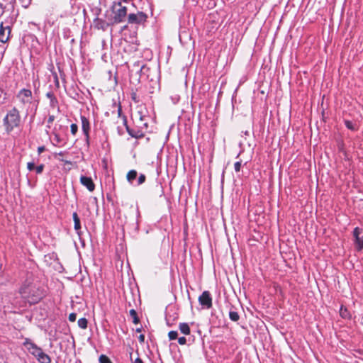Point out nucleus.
Returning <instances> with one entry per match:
<instances>
[{
    "mask_svg": "<svg viewBox=\"0 0 363 363\" xmlns=\"http://www.w3.org/2000/svg\"><path fill=\"white\" fill-rule=\"evenodd\" d=\"M20 294L30 304L38 303L45 296L43 291L31 283L24 284L20 289Z\"/></svg>",
    "mask_w": 363,
    "mask_h": 363,
    "instance_id": "obj_1",
    "label": "nucleus"
},
{
    "mask_svg": "<svg viewBox=\"0 0 363 363\" xmlns=\"http://www.w3.org/2000/svg\"><path fill=\"white\" fill-rule=\"evenodd\" d=\"M21 118L20 112L16 107L9 110L3 119V125L7 133H10L14 128L21 125Z\"/></svg>",
    "mask_w": 363,
    "mask_h": 363,
    "instance_id": "obj_2",
    "label": "nucleus"
},
{
    "mask_svg": "<svg viewBox=\"0 0 363 363\" xmlns=\"http://www.w3.org/2000/svg\"><path fill=\"white\" fill-rule=\"evenodd\" d=\"M23 346L33 355L40 363H50L51 358L43 350L33 342L29 338H26Z\"/></svg>",
    "mask_w": 363,
    "mask_h": 363,
    "instance_id": "obj_3",
    "label": "nucleus"
},
{
    "mask_svg": "<svg viewBox=\"0 0 363 363\" xmlns=\"http://www.w3.org/2000/svg\"><path fill=\"white\" fill-rule=\"evenodd\" d=\"M111 11L113 14V16L111 19V23H109V25L111 26L124 22L126 17L128 16L127 14V7L123 6L121 1L113 2Z\"/></svg>",
    "mask_w": 363,
    "mask_h": 363,
    "instance_id": "obj_4",
    "label": "nucleus"
},
{
    "mask_svg": "<svg viewBox=\"0 0 363 363\" xmlns=\"http://www.w3.org/2000/svg\"><path fill=\"white\" fill-rule=\"evenodd\" d=\"M16 97L23 105H26L27 104H33L35 106V111H36L38 106V101H33V94L31 90L22 89L18 91Z\"/></svg>",
    "mask_w": 363,
    "mask_h": 363,
    "instance_id": "obj_5",
    "label": "nucleus"
},
{
    "mask_svg": "<svg viewBox=\"0 0 363 363\" xmlns=\"http://www.w3.org/2000/svg\"><path fill=\"white\" fill-rule=\"evenodd\" d=\"M147 15L143 12L138 11L137 13H130L128 16V23L129 24H143L147 21Z\"/></svg>",
    "mask_w": 363,
    "mask_h": 363,
    "instance_id": "obj_6",
    "label": "nucleus"
},
{
    "mask_svg": "<svg viewBox=\"0 0 363 363\" xmlns=\"http://www.w3.org/2000/svg\"><path fill=\"white\" fill-rule=\"evenodd\" d=\"M133 67L137 69V73L140 75L139 79L152 81V78H150V68L146 65L140 66V63L137 62L133 65Z\"/></svg>",
    "mask_w": 363,
    "mask_h": 363,
    "instance_id": "obj_7",
    "label": "nucleus"
},
{
    "mask_svg": "<svg viewBox=\"0 0 363 363\" xmlns=\"http://www.w3.org/2000/svg\"><path fill=\"white\" fill-rule=\"evenodd\" d=\"M199 302L203 308H211L212 307V297L211 293L208 291H204L201 295L199 296Z\"/></svg>",
    "mask_w": 363,
    "mask_h": 363,
    "instance_id": "obj_8",
    "label": "nucleus"
},
{
    "mask_svg": "<svg viewBox=\"0 0 363 363\" xmlns=\"http://www.w3.org/2000/svg\"><path fill=\"white\" fill-rule=\"evenodd\" d=\"M362 229L356 227L353 230V236L354 238V245L357 251H361L363 249V235Z\"/></svg>",
    "mask_w": 363,
    "mask_h": 363,
    "instance_id": "obj_9",
    "label": "nucleus"
},
{
    "mask_svg": "<svg viewBox=\"0 0 363 363\" xmlns=\"http://www.w3.org/2000/svg\"><path fill=\"white\" fill-rule=\"evenodd\" d=\"M82 121V132L85 136V142L86 146L89 147L90 145L89 143V131H90V123L88 118H86L84 116H81Z\"/></svg>",
    "mask_w": 363,
    "mask_h": 363,
    "instance_id": "obj_10",
    "label": "nucleus"
},
{
    "mask_svg": "<svg viewBox=\"0 0 363 363\" xmlns=\"http://www.w3.org/2000/svg\"><path fill=\"white\" fill-rule=\"evenodd\" d=\"M11 28L9 26H4V23H0V41L1 43H6L10 36Z\"/></svg>",
    "mask_w": 363,
    "mask_h": 363,
    "instance_id": "obj_11",
    "label": "nucleus"
},
{
    "mask_svg": "<svg viewBox=\"0 0 363 363\" xmlns=\"http://www.w3.org/2000/svg\"><path fill=\"white\" fill-rule=\"evenodd\" d=\"M81 184L86 186L89 191H93L95 189V184L91 177L86 176H81L80 177Z\"/></svg>",
    "mask_w": 363,
    "mask_h": 363,
    "instance_id": "obj_12",
    "label": "nucleus"
},
{
    "mask_svg": "<svg viewBox=\"0 0 363 363\" xmlns=\"http://www.w3.org/2000/svg\"><path fill=\"white\" fill-rule=\"evenodd\" d=\"M127 132L132 138L136 139L142 138L145 135L142 130L139 129H133L129 126H127Z\"/></svg>",
    "mask_w": 363,
    "mask_h": 363,
    "instance_id": "obj_13",
    "label": "nucleus"
},
{
    "mask_svg": "<svg viewBox=\"0 0 363 363\" xmlns=\"http://www.w3.org/2000/svg\"><path fill=\"white\" fill-rule=\"evenodd\" d=\"M72 218H73V220H74V230L79 235V230L81 229V223H80L79 217L78 216V214L77 212L73 213Z\"/></svg>",
    "mask_w": 363,
    "mask_h": 363,
    "instance_id": "obj_14",
    "label": "nucleus"
},
{
    "mask_svg": "<svg viewBox=\"0 0 363 363\" xmlns=\"http://www.w3.org/2000/svg\"><path fill=\"white\" fill-rule=\"evenodd\" d=\"M179 328L180 332L186 335H190L191 329L188 323H179Z\"/></svg>",
    "mask_w": 363,
    "mask_h": 363,
    "instance_id": "obj_15",
    "label": "nucleus"
},
{
    "mask_svg": "<svg viewBox=\"0 0 363 363\" xmlns=\"http://www.w3.org/2000/svg\"><path fill=\"white\" fill-rule=\"evenodd\" d=\"M340 315L344 319H350L352 317L348 309L344 306H341L340 307Z\"/></svg>",
    "mask_w": 363,
    "mask_h": 363,
    "instance_id": "obj_16",
    "label": "nucleus"
},
{
    "mask_svg": "<svg viewBox=\"0 0 363 363\" xmlns=\"http://www.w3.org/2000/svg\"><path fill=\"white\" fill-rule=\"evenodd\" d=\"M138 176V172L136 170L132 169L129 171L127 174L126 178L128 182L133 183V180L136 179Z\"/></svg>",
    "mask_w": 363,
    "mask_h": 363,
    "instance_id": "obj_17",
    "label": "nucleus"
},
{
    "mask_svg": "<svg viewBox=\"0 0 363 363\" xmlns=\"http://www.w3.org/2000/svg\"><path fill=\"white\" fill-rule=\"evenodd\" d=\"M345 126L350 130L356 131L357 130V126L356 124L353 123L352 121L345 120Z\"/></svg>",
    "mask_w": 363,
    "mask_h": 363,
    "instance_id": "obj_18",
    "label": "nucleus"
},
{
    "mask_svg": "<svg viewBox=\"0 0 363 363\" xmlns=\"http://www.w3.org/2000/svg\"><path fill=\"white\" fill-rule=\"evenodd\" d=\"M78 326L82 329H86L88 325V320L86 318H82L78 320Z\"/></svg>",
    "mask_w": 363,
    "mask_h": 363,
    "instance_id": "obj_19",
    "label": "nucleus"
},
{
    "mask_svg": "<svg viewBox=\"0 0 363 363\" xmlns=\"http://www.w3.org/2000/svg\"><path fill=\"white\" fill-rule=\"evenodd\" d=\"M130 315L133 318V323H135V324L139 323L140 319H139V318L138 316V314H137V312L135 311V309H131L130 311Z\"/></svg>",
    "mask_w": 363,
    "mask_h": 363,
    "instance_id": "obj_20",
    "label": "nucleus"
},
{
    "mask_svg": "<svg viewBox=\"0 0 363 363\" xmlns=\"http://www.w3.org/2000/svg\"><path fill=\"white\" fill-rule=\"evenodd\" d=\"M229 318L232 321H238L240 319V315L238 312L230 311L229 312Z\"/></svg>",
    "mask_w": 363,
    "mask_h": 363,
    "instance_id": "obj_21",
    "label": "nucleus"
},
{
    "mask_svg": "<svg viewBox=\"0 0 363 363\" xmlns=\"http://www.w3.org/2000/svg\"><path fill=\"white\" fill-rule=\"evenodd\" d=\"M99 363H113L111 359L105 354H101L99 358Z\"/></svg>",
    "mask_w": 363,
    "mask_h": 363,
    "instance_id": "obj_22",
    "label": "nucleus"
},
{
    "mask_svg": "<svg viewBox=\"0 0 363 363\" xmlns=\"http://www.w3.org/2000/svg\"><path fill=\"white\" fill-rule=\"evenodd\" d=\"M168 337L170 340H174L177 339L178 337V333L176 330H172L169 331L168 333Z\"/></svg>",
    "mask_w": 363,
    "mask_h": 363,
    "instance_id": "obj_23",
    "label": "nucleus"
},
{
    "mask_svg": "<svg viewBox=\"0 0 363 363\" xmlns=\"http://www.w3.org/2000/svg\"><path fill=\"white\" fill-rule=\"evenodd\" d=\"M113 106L114 107H117L118 109H117V113H118V117H121L123 116L122 115V107H121V103L119 102L118 104H116V102H113Z\"/></svg>",
    "mask_w": 363,
    "mask_h": 363,
    "instance_id": "obj_24",
    "label": "nucleus"
},
{
    "mask_svg": "<svg viewBox=\"0 0 363 363\" xmlns=\"http://www.w3.org/2000/svg\"><path fill=\"white\" fill-rule=\"evenodd\" d=\"M70 131L72 135H76L78 131V125L75 123H72L70 126Z\"/></svg>",
    "mask_w": 363,
    "mask_h": 363,
    "instance_id": "obj_25",
    "label": "nucleus"
},
{
    "mask_svg": "<svg viewBox=\"0 0 363 363\" xmlns=\"http://www.w3.org/2000/svg\"><path fill=\"white\" fill-rule=\"evenodd\" d=\"M44 168L45 165L43 164H41L35 167V170L36 172V174H40L43 172Z\"/></svg>",
    "mask_w": 363,
    "mask_h": 363,
    "instance_id": "obj_26",
    "label": "nucleus"
},
{
    "mask_svg": "<svg viewBox=\"0 0 363 363\" xmlns=\"http://www.w3.org/2000/svg\"><path fill=\"white\" fill-rule=\"evenodd\" d=\"M146 180V177L143 174H140L138 179V185L143 184Z\"/></svg>",
    "mask_w": 363,
    "mask_h": 363,
    "instance_id": "obj_27",
    "label": "nucleus"
},
{
    "mask_svg": "<svg viewBox=\"0 0 363 363\" xmlns=\"http://www.w3.org/2000/svg\"><path fill=\"white\" fill-rule=\"evenodd\" d=\"M58 104V101L56 97H52V99L50 100V106L52 108H55Z\"/></svg>",
    "mask_w": 363,
    "mask_h": 363,
    "instance_id": "obj_28",
    "label": "nucleus"
},
{
    "mask_svg": "<svg viewBox=\"0 0 363 363\" xmlns=\"http://www.w3.org/2000/svg\"><path fill=\"white\" fill-rule=\"evenodd\" d=\"M54 140L56 143H53L54 145H57L62 142V139L57 133H54Z\"/></svg>",
    "mask_w": 363,
    "mask_h": 363,
    "instance_id": "obj_29",
    "label": "nucleus"
},
{
    "mask_svg": "<svg viewBox=\"0 0 363 363\" xmlns=\"http://www.w3.org/2000/svg\"><path fill=\"white\" fill-rule=\"evenodd\" d=\"M35 168V164L34 162H29L27 163V169L29 171H33Z\"/></svg>",
    "mask_w": 363,
    "mask_h": 363,
    "instance_id": "obj_30",
    "label": "nucleus"
},
{
    "mask_svg": "<svg viewBox=\"0 0 363 363\" xmlns=\"http://www.w3.org/2000/svg\"><path fill=\"white\" fill-rule=\"evenodd\" d=\"M187 342V338L185 337H180L178 338V343L181 345H184L186 344Z\"/></svg>",
    "mask_w": 363,
    "mask_h": 363,
    "instance_id": "obj_31",
    "label": "nucleus"
},
{
    "mask_svg": "<svg viewBox=\"0 0 363 363\" xmlns=\"http://www.w3.org/2000/svg\"><path fill=\"white\" fill-rule=\"evenodd\" d=\"M240 168H241V162H240V161H239V162H236L234 164V169H235V171L236 172H240Z\"/></svg>",
    "mask_w": 363,
    "mask_h": 363,
    "instance_id": "obj_32",
    "label": "nucleus"
},
{
    "mask_svg": "<svg viewBox=\"0 0 363 363\" xmlns=\"http://www.w3.org/2000/svg\"><path fill=\"white\" fill-rule=\"evenodd\" d=\"M77 318V314L75 313H72L69 315V320L70 322H74Z\"/></svg>",
    "mask_w": 363,
    "mask_h": 363,
    "instance_id": "obj_33",
    "label": "nucleus"
},
{
    "mask_svg": "<svg viewBox=\"0 0 363 363\" xmlns=\"http://www.w3.org/2000/svg\"><path fill=\"white\" fill-rule=\"evenodd\" d=\"M131 99L135 103H138L139 102V99H138L137 94L135 92H133L131 94Z\"/></svg>",
    "mask_w": 363,
    "mask_h": 363,
    "instance_id": "obj_34",
    "label": "nucleus"
},
{
    "mask_svg": "<svg viewBox=\"0 0 363 363\" xmlns=\"http://www.w3.org/2000/svg\"><path fill=\"white\" fill-rule=\"evenodd\" d=\"M122 119H123V125L125 127V129L127 130V126H128V121H127V117L125 116H122Z\"/></svg>",
    "mask_w": 363,
    "mask_h": 363,
    "instance_id": "obj_35",
    "label": "nucleus"
},
{
    "mask_svg": "<svg viewBox=\"0 0 363 363\" xmlns=\"http://www.w3.org/2000/svg\"><path fill=\"white\" fill-rule=\"evenodd\" d=\"M45 150V146H40V147H38V155H40Z\"/></svg>",
    "mask_w": 363,
    "mask_h": 363,
    "instance_id": "obj_36",
    "label": "nucleus"
},
{
    "mask_svg": "<svg viewBox=\"0 0 363 363\" xmlns=\"http://www.w3.org/2000/svg\"><path fill=\"white\" fill-rule=\"evenodd\" d=\"M46 96L50 100L52 99V97H55L53 92L49 91L46 94Z\"/></svg>",
    "mask_w": 363,
    "mask_h": 363,
    "instance_id": "obj_37",
    "label": "nucleus"
},
{
    "mask_svg": "<svg viewBox=\"0 0 363 363\" xmlns=\"http://www.w3.org/2000/svg\"><path fill=\"white\" fill-rule=\"evenodd\" d=\"M55 120V116L53 115H50L48 119V123H52Z\"/></svg>",
    "mask_w": 363,
    "mask_h": 363,
    "instance_id": "obj_38",
    "label": "nucleus"
},
{
    "mask_svg": "<svg viewBox=\"0 0 363 363\" xmlns=\"http://www.w3.org/2000/svg\"><path fill=\"white\" fill-rule=\"evenodd\" d=\"M138 340H139V342L140 343L144 342V341H145V335H143V334L140 335V336L138 337Z\"/></svg>",
    "mask_w": 363,
    "mask_h": 363,
    "instance_id": "obj_39",
    "label": "nucleus"
},
{
    "mask_svg": "<svg viewBox=\"0 0 363 363\" xmlns=\"http://www.w3.org/2000/svg\"><path fill=\"white\" fill-rule=\"evenodd\" d=\"M187 341H189V342L192 343L194 342V336H189L188 338H187Z\"/></svg>",
    "mask_w": 363,
    "mask_h": 363,
    "instance_id": "obj_40",
    "label": "nucleus"
},
{
    "mask_svg": "<svg viewBox=\"0 0 363 363\" xmlns=\"http://www.w3.org/2000/svg\"><path fill=\"white\" fill-rule=\"evenodd\" d=\"M133 363H143V362L140 358L138 357L135 359Z\"/></svg>",
    "mask_w": 363,
    "mask_h": 363,
    "instance_id": "obj_41",
    "label": "nucleus"
},
{
    "mask_svg": "<svg viewBox=\"0 0 363 363\" xmlns=\"http://www.w3.org/2000/svg\"><path fill=\"white\" fill-rule=\"evenodd\" d=\"M22 3L23 4H30V1L31 0H20Z\"/></svg>",
    "mask_w": 363,
    "mask_h": 363,
    "instance_id": "obj_42",
    "label": "nucleus"
},
{
    "mask_svg": "<svg viewBox=\"0 0 363 363\" xmlns=\"http://www.w3.org/2000/svg\"><path fill=\"white\" fill-rule=\"evenodd\" d=\"M166 323H167V325H169V326H171L172 325V323H170L169 319L167 318H166Z\"/></svg>",
    "mask_w": 363,
    "mask_h": 363,
    "instance_id": "obj_43",
    "label": "nucleus"
},
{
    "mask_svg": "<svg viewBox=\"0 0 363 363\" xmlns=\"http://www.w3.org/2000/svg\"><path fill=\"white\" fill-rule=\"evenodd\" d=\"M128 25H125L124 26H123L122 29L126 30V29H128Z\"/></svg>",
    "mask_w": 363,
    "mask_h": 363,
    "instance_id": "obj_44",
    "label": "nucleus"
},
{
    "mask_svg": "<svg viewBox=\"0 0 363 363\" xmlns=\"http://www.w3.org/2000/svg\"><path fill=\"white\" fill-rule=\"evenodd\" d=\"M136 213H137V216H140V211H139L138 208L136 209Z\"/></svg>",
    "mask_w": 363,
    "mask_h": 363,
    "instance_id": "obj_45",
    "label": "nucleus"
},
{
    "mask_svg": "<svg viewBox=\"0 0 363 363\" xmlns=\"http://www.w3.org/2000/svg\"><path fill=\"white\" fill-rule=\"evenodd\" d=\"M136 332H137V333H140V332H141V328H138V329H136Z\"/></svg>",
    "mask_w": 363,
    "mask_h": 363,
    "instance_id": "obj_46",
    "label": "nucleus"
},
{
    "mask_svg": "<svg viewBox=\"0 0 363 363\" xmlns=\"http://www.w3.org/2000/svg\"><path fill=\"white\" fill-rule=\"evenodd\" d=\"M59 155H64V152H60L58 153Z\"/></svg>",
    "mask_w": 363,
    "mask_h": 363,
    "instance_id": "obj_47",
    "label": "nucleus"
},
{
    "mask_svg": "<svg viewBox=\"0 0 363 363\" xmlns=\"http://www.w3.org/2000/svg\"><path fill=\"white\" fill-rule=\"evenodd\" d=\"M144 125H145V127H147V123H144Z\"/></svg>",
    "mask_w": 363,
    "mask_h": 363,
    "instance_id": "obj_48",
    "label": "nucleus"
},
{
    "mask_svg": "<svg viewBox=\"0 0 363 363\" xmlns=\"http://www.w3.org/2000/svg\"><path fill=\"white\" fill-rule=\"evenodd\" d=\"M140 119L141 121L143 120V116H140Z\"/></svg>",
    "mask_w": 363,
    "mask_h": 363,
    "instance_id": "obj_49",
    "label": "nucleus"
}]
</instances>
